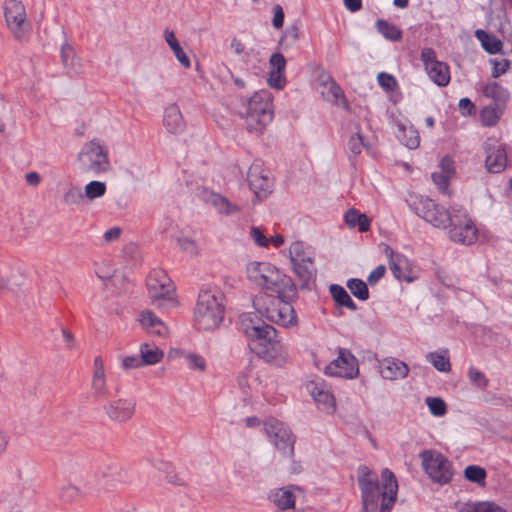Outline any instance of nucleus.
Listing matches in <instances>:
<instances>
[{
  "label": "nucleus",
  "mask_w": 512,
  "mask_h": 512,
  "mask_svg": "<svg viewBox=\"0 0 512 512\" xmlns=\"http://www.w3.org/2000/svg\"><path fill=\"white\" fill-rule=\"evenodd\" d=\"M186 360L190 369L199 371L206 369V361L201 355L190 353L186 356Z\"/></svg>",
  "instance_id": "obj_51"
},
{
  "label": "nucleus",
  "mask_w": 512,
  "mask_h": 512,
  "mask_svg": "<svg viewBox=\"0 0 512 512\" xmlns=\"http://www.w3.org/2000/svg\"><path fill=\"white\" fill-rule=\"evenodd\" d=\"M365 146L364 138L359 131L351 136L348 141V148L354 156L359 155L362 152V148Z\"/></svg>",
  "instance_id": "obj_48"
},
{
  "label": "nucleus",
  "mask_w": 512,
  "mask_h": 512,
  "mask_svg": "<svg viewBox=\"0 0 512 512\" xmlns=\"http://www.w3.org/2000/svg\"><path fill=\"white\" fill-rule=\"evenodd\" d=\"M476 37L481 41L482 47L489 54H496L502 49V42L494 35L485 32L484 30H477Z\"/></svg>",
  "instance_id": "obj_32"
},
{
  "label": "nucleus",
  "mask_w": 512,
  "mask_h": 512,
  "mask_svg": "<svg viewBox=\"0 0 512 512\" xmlns=\"http://www.w3.org/2000/svg\"><path fill=\"white\" fill-rule=\"evenodd\" d=\"M386 272V267L384 265H378L374 270H372L367 278V281L370 285H375Z\"/></svg>",
  "instance_id": "obj_56"
},
{
  "label": "nucleus",
  "mask_w": 512,
  "mask_h": 512,
  "mask_svg": "<svg viewBox=\"0 0 512 512\" xmlns=\"http://www.w3.org/2000/svg\"><path fill=\"white\" fill-rule=\"evenodd\" d=\"M92 396L96 401H102L108 397L109 391L106 385L105 375H93L91 381Z\"/></svg>",
  "instance_id": "obj_35"
},
{
  "label": "nucleus",
  "mask_w": 512,
  "mask_h": 512,
  "mask_svg": "<svg viewBox=\"0 0 512 512\" xmlns=\"http://www.w3.org/2000/svg\"><path fill=\"white\" fill-rule=\"evenodd\" d=\"M84 198V193L80 187L70 186L63 195V202L66 205H79Z\"/></svg>",
  "instance_id": "obj_42"
},
{
  "label": "nucleus",
  "mask_w": 512,
  "mask_h": 512,
  "mask_svg": "<svg viewBox=\"0 0 512 512\" xmlns=\"http://www.w3.org/2000/svg\"><path fill=\"white\" fill-rule=\"evenodd\" d=\"M74 55V48L68 42H64L61 45L60 56L65 67L73 64Z\"/></svg>",
  "instance_id": "obj_50"
},
{
  "label": "nucleus",
  "mask_w": 512,
  "mask_h": 512,
  "mask_svg": "<svg viewBox=\"0 0 512 512\" xmlns=\"http://www.w3.org/2000/svg\"><path fill=\"white\" fill-rule=\"evenodd\" d=\"M270 70L285 71L286 59L281 53H273L269 59Z\"/></svg>",
  "instance_id": "obj_53"
},
{
  "label": "nucleus",
  "mask_w": 512,
  "mask_h": 512,
  "mask_svg": "<svg viewBox=\"0 0 512 512\" xmlns=\"http://www.w3.org/2000/svg\"><path fill=\"white\" fill-rule=\"evenodd\" d=\"M307 388L320 410L326 413H333L335 411V398L323 381L310 382Z\"/></svg>",
  "instance_id": "obj_20"
},
{
  "label": "nucleus",
  "mask_w": 512,
  "mask_h": 512,
  "mask_svg": "<svg viewBox=\"0 0 512 512\" xmlns=\"http://www.w3.org/2000/svg\"><path fill=\"white\" fill-rule=\"evenodd\" d=\"M121 232H122L121 228L112 227L104 233V239L106 242L115 241V240L119 239Z\"/></svg>",
  "instance_id": "obj_62"
},
{
  "label": "nucleus",
  "mask_w": 512,
  "mask_h": 512,
  "mask_svg": "<svg viewBox=\"0 0 512 512\" xmlns=\"http://www.w3.org/2000/svg\"><path fill=\"white\" fill-rule=\"evenodd\" d=\"M140 322L143 327L153 329V333L157 335H164L166 333V326L152 311H143Z\"/></svg>",
  "instance_id": "obj_33"
},
{
  "label": "nucleus",
  "mask_w": 512,
  "mask_h": 512,
  "mask_svg": "<svg viewBox=\"0 0 512 512\" xmlns=\"http://www.w3.org/2000/svg\"><path fill=\"white\" fill-rule=\"evenodd\" d=\"M101 481L97 474L91 479H87L84 484V489L77 487L74 484H66L62 487L60 492L61 500L65 503H78L89 494H96L103 490Z\"/></svg>",
  "instance_id": "obj_17"
},
{
  "label": "nucleus",
  "mask_w": 512,
  "mask_h": 512,
  "mask_svg": "<svg viewBox=\"0 0 512 512\" xmlns=\"http://www.w3.org/2000/svg\"><path fill=\"white\" fill-rule=\"evenodd\" d=\"M296 298H285L282 294L264 293L256 297L254 306L270 322L284 328H291L298 324L297 314L292 306V301Z\"/></svg>",
  "instance_id": "obj_4"
},
{
  "label": "nucleus",
  "mask_w": 512,
  "mask_h": 512,
  "mask_svg": "<svg viewBox=\"0 0 512 512\" xmlns=\"http://www.w3.org/2000/svg\"><path fill=\"white\" fill-rule=\"evenodd\" d=\"M431 178L441 193H446L451 176L443 172H433Z\"/></svg>",
  "instance_id": "obj_49"
},
{
  "label": "nucleus",
  "mask_w": 512,
  "mask_h": 512,
  "mask_svg": "<svg viewBox=\"0 0 512 512\" xmlns=\"http://www.w3.org/2000/svg\"><path fill=\"white\" fill-rule=\"evenodd\" d=\"M344 5L350 12H357L362 8V0H344Z\"/></svg>",
  "instance_id": "obj_64"
},
{
  "label": "nucleus",
  "mask_w": 512,
  "mask_h": 512,
  "mask_svg": "<svg viewBox=\"0 0 512 512\" xmlns=\"http://www.w3.org/2000/svg\"><path fill=\"white\" fill-rule=\"evenodd\" d=\"M299 35L300 31L298 26L292 25L286 29L283 39H288L291 43H295L299 39Z\"/></svg>",
  "instance_id": "obj_61"
},
{
  "label": "nucleus",
  "mask_w": 512,
  "mask_h": 512,
  "mask_svg": "<svg viewBox=\"0 0 512 512\" xmlns=\"http://www.w3.org/2000/svg\"><path fill=\"white\" fill-rule=\"evenodd\" d=\"M375 27L378 33H380L386 40L396 42L402 38L401 29L387 20L378 19L375 23Z\"/></svg>",
  "instance_id": "obj_31"
},
{
  "label": "nucleus",
  "mask_w": 512,
  "mask_h": 512,
  "mask_svg": "<svg viewBox=\"0 0 512 512\" xmlns=\"http://www.w3.org/2000/svg\"><path fill=\"white\" fill-rule=\"evenodd\" d=\"M379 85L386 91H394L397 87L396 78L386 72H380L377 76Z\"/></svg>",
  "instance_id": "obj_47"
},
{
  "label": "nucleus",
  "mask_w": 512,
  "mask_h": 512,
  "mask_svg": "<svg viewBox=\"0 0 512 512\" xmlns=\"http://www.w3.org/2000/svg\"><path fill=\"white\" fill-rule=\"evenodd\" d=\"M163 123L171 134H179L184 131L185 122L176 104H172L165 109Z\"/></svg>",
  "instance_id": "obj_24"
},
{
  "label": "nucleus",
  "mask_w": 512,
  "mask_h": 512,
  "mask_svg": "<svg viewBox=\"0 0 512 512\" xmlns=\"http://www.w3.org/2000/svg\"><path fill=\"white\" fill-rule=\"evenodd\" d=\"M468 378L472 384L482 390L486 389L489 385V380L485 374L475 367L468 369Z\"/></svg>",
  "instance_id": "obj_45"
},
{
  "label": "nucleus",
  "mask_w": 512,
  "mask_h": 512,
  "mask_svg": "<svg viewBox=\"0 0 512 512\" xmlns=\"http://www.w3.org/2000/svg\"><path fill=\"white\" fill-rule=\"evenodd\" d=\"M143 366H144V364L141 363V356L140 355L126 356L122 360V367L125 370L136 369V368H140V367H143Z\"/></svg>",
  "instance_id": "obj_55"
},
{
  "label": "nucleus",
  "mask_w": 512,
  "mask_h": 512,
  "mask_svg": "<svg viewBox=\"0 0 512 512\" xmlns=\"http://www.w3.org/2000/svg\"><path fill=\"white\" fill-rule=\"evenodd\" d=\"M439 166L441 169L440 172H443L451 177L455 172L454 161L451 157H449L447 155L441 159Z\"/></svg>",
  "instance_id": "obj_57"
},
{
  "label": "nucleus",
  "mask_w": 512,
  "mask_h": 512,
  "mask_svg": "<svg viewBox=\"0 0 512 512\" xmlns=\"http://www.w3.org/2000/svg\"><path fill=\"white\" fill-rule=\"evenodd\" d=\"M212 204L218 209L220 213H225L227 215L234 214L238 211V207L236 205H233L228 201L227 198L219 194L212 195Z\"/></svg>",
  "instance_id": "obj_41"
},
{
  "label": "nucleus",
  "mask_w": 512,
  "mask_h": 512,
  "mask_svg": "<svg viewBox=\"0 0 512 512\" xmlns=\"http://www.w3.org/2000/svg\"><path fill=\"white\" fill-rule=\"evenodd\" d=\"M268 174L269 172L259 162H254L249 167L247 182L258 199L266 198L272 191V180Z\"/></svg>",
  "instance_id": "obj_16"
},
{
  "label": "nucleus",
  "mask_w": 512,
  "mask_h": 512,
  "mask_svg": "<svg viewBox=\"0 0 512 512\" xmlns=\"http://www.w3.org/2000/svg\"><path fill=\"white\" fill-rule=\"evenodd\" d=\"M461 512H508V511L493 502L484 501V502H477L472 505L468 504V505H466V507L463 510H461Z\"/></svg>",
  "instance_id": "obj_38"
},
{
  "label": "nucleus",
  "mask_w": 512,
  "mask_h": 512,
  "mask_svg": "<svg viewBox=\"0 0 512 512\" xmlns=\"http://www.w3.org/2000/svg\"><path fill=\"white\" fill-rule=\"evenodd\" d=\"M491 62L494 64L492 69L493 78H498L505 74L511 67V61L508 59L491 60Z\"/></svg>",
  "instance_id": "obj_52"
},
{
  "label": "nucleus",
  "mask_w": 512,
  "mask_h": 512,
  "mask_svg": "<svg viewBox=\"0 0 512 512\" xmlns=\"http://www.w3.org/2000/svg\"><path fill=\"white\" fill-rule=\"evenodd\" d=\"M329 291L332 299L340 307H345L350 311H356L357 305L348 294V292L339 284H331Z\"/></svg>",
  "instance_id": "obj_28"
},
{
  "label": "nucleus",
  "mask_w": 512,
  "mask_h": 512,
  "mask_svg": "<svg viewBox=\"0 0 512 512\" xmlns=\"http://www.w3.org/2000/svg\"><path fill=\"white\" fill-rule=\"evenodd\" d=\"M345 223L350 228L358 226L359 232H367L370 229V219L364 213L351 208L344 215Z\"/></svg>",
  "instance_id": "obj_29"
},
{
  "label": "nucleus",
  "mask_w": 512,
  "mask_h": 512,
  "mask_svg": "<svg viewBox=\"0 0 512 512\" xmlns=\"http://www.w3.org/2000/svg\"><path fill=\"white\" fill-rule=\"evenodd\" d=\"M419 457L425 473L433 482L444 485L452 480L453 465L443 454L435 450H423Z\"/></svg>",
  "instance_id": "obj_7"
},
{
  "label": "nucleus",
  "mask_w": 512,
  "mask_h": 512,
  "mask_svg": "<svg viewBox=\"0 0 512 512\" xmlns=\"http://www.w3.org/2000/svg\"><path fill=\"white\" fill-rule=\"evenodd\" d=\"M250 237L259 247H268L269 239L265 236L262 229L259 227H252Z\"/></svg>",
  "instance_id": "obj_54"
},
{
  "label": "nucleus",
  "mask_w": 512,
  "mask_h": 512,
  "mask_svg": "<svg viewBox=\"0 0 512 512\" xmlns=\"http://www.w3.org/2000/svg\"><path fill=\"white\" fill-rule=\"evenodd\" d=\"M385 253L389 259L390 270L397 280L410 283L415 279L409 261L404 255L395 253L388 245L385 247Z\"/></svg>",
  "instance_id": "obj_19"
},
{
  "label": "nucleus",
  "mask_w": 512,
  "mask_h": 512,
  "mask_svg": "<svg viewBox=\"0 0 512 512\" xmlns=\"http://www.w3.org/2000/svg\"><path fill=\"white\" fill-rule=\"evenodd\" d=\"M289 254L293 270L302 282L301 286L304 287L310 282H314L317 269L313 257L305 252L303 242H293L289 248Z\"/></svg>",
  "instance_id": "obj_9"
},
{
  "label": "nucleus",
  "mask_w": 512,
  "mask_h": 512,
  "mask_svg": "<svg viewBox=\"0 0 512 512\" xmlns=\"http://www.w3.org/2000/svg\"><path fill=\"white\" fill-rule=\"evenodd\" d=\"M459 109L463 114H472L475 112V105L469 98H462L459 101Z\"/></svg>",
  "instance_id": "obj_60"
},
{
  "label": "nucleus",
  "mask_w": 512,
  "mask_h": 512,
  "mask_svg": "<svg viewBox=\"0 0 512 512\" xmlns=\"http://www.w3.org/2000/svg\"><path fill=\"white\" fill-rule=\"evenodd\" d=\"M105 410L111 420L124 422L134 414L135 402L128 399H118L105 406Z\"/></svg>",
  "instance_id": "obj_22"
},
{
  "label": "nucleus",
  "mask_w": 512,
  "mask_h": 512,
  "mask_svg": "<svg viewBox=\"0 0 512 512\" xmlns=\"http://www.w3.org/2000/svg\"><path fill=\"white\" fill-rule=\"evenodd\" d=\"M294 486L282 487L275 490L272 494L274 504L281 510L293 508L295 505V494L292 489Z\"/></svg>",
  "instance_id": "obj_26"
},
{
  "label": "nucleus",
  "mask_w": 512,
  "mask_h": 512,
  "mask_svg": "<svg viewBox=\"0 0 512 512\" xmlns=\"http://www.w3.org/2000/svg\"><path fill=\"white\" fill-rule=\"evenodd\" d=\"M358 361L350 350L339 348L338 357L330 362L325 368L328 376H337L353 379L358 375Z\"/></svg>",
  "instance_id": "obj_15"
},
{
  "label": "nucleus",
  "mask_w": 512,
  "mask_h": 512,
  "mask_svg": "<svg viewBox=\"0 0 512 512\" xmlns=\"http://www.w3.org/2000/svg\"><path fill=\"white\" fill-rule=\"evenodd\" d=\"M480 116H481V121H482L483 125L486 127L495 126L500 119V114L498 112V109L496 107H492V106L484 107L481 110Z\"/></svg>",
  "instance_id": "obj_44"
},
{
  "label": "nucleus",
  "mask_w": 512,
  "mask_h": 512,
  "mask_svg": "<svg viewBox=\"0 0 512 512\" xmlns=\"http://www.w3.org/2000/svg\"><path fill=\"white\" fill-rule=\"evenodd\" d=\"M485 97L492 98L495 101L505 102L509 99V91L502 87L498 82H490L483 87Z\"/></svg>",
  "instance_id": "obj_34"
},
{
  "label": "nucleus",
  "mask_w": 512,
  "mask_h": 512,
  "mask_svg": "<svg viewBox=\"0 0 512 512\" xmlns=\"http://www.w3.org/2000/svg\"><path fill=\"white\" fill-rule=\"evenodd\" d=\"M243 116L249 132L262 133L273 119L272 95L267 90L255 92L245 106Z\"/></svg>",
  "instance_id": "obj_6"
},
{
  "label": "nucleus",
  "mask_w": 512,
  "mask_h": 512,
  "mask_svg": "<svg viewBox=\"0 0 512 512\" xmlns=\"http://www.w3.org/2000/svg\"><path fill=\"white\" fill-rule=\"evenodd\" d=\"M146 285L153 299L165 298L171 291V280L162 269H153L147 276Z\"/></svg>",
  "instance_id": "obj_18"
},
{
  "label": "nucleus",
  "mask_w": 512,
  "mask_h": 512,
  "mask_svg": "<svg viewBox=\"0 0 512 512\" xmlns=\"http://www.w3.org/2000/svg\"><path fill=\"white\" fill-rule=\"evenodd\" d=\"M405 202L411 211L433 227H450L449 238L452 241L470 245L477 240V228L466 210L453 207L449 211L434 200L417 194H410Z\"/></svg>",
  "instance_id": "obj_1"
},
{
  "label": "nucleus",
  "mask_w": 512,
  "mask_h": 512,
  "mask_svg": "<svg viewBox=\"0 0 512 512\" xmlns=\"http://www.w3.org/2000/svg\"><path fill=\"white\" fill-rule=\"evenodd\" d=\"M273 10H274V16H273V20H272L273 26L276 29H280L283 27V24H284L285 15H284L283 9L280 5H275Z\"/></svg>",
  "instance_id": "obj_58"
},
{
  "label": "nucleus",
  "mask_w": 512,
  "mask_h": 512,
  "mask_svg": "<svg viewBox=\"0 0 512 512\" xmlns=\"http://www.w3.org/2000/svg\"><path fill=\"white\" fill-rule=\"evenodd\" d=\"M164 38L168 46L173 51L176 59L180 62V64L184 68H190L191 67V61L189 57L186 55L184 50L182 49L181 45L179 44L174 32L168 28L164 30Z\"/></svg>",
  "instance_id": "obj_25"
},
{
  "label": "nucleus",
  "mask_w": 512,
  "mask_h": 512,
  "mask_svg": "<svg viewBox=\"0 0 512 512\" xmlns=\"http://www.w3.org/2000/svg\"><path fill=\"white\" fill-rule=\"evenodd\" d=\"M141 363L144 366L155 365L164 357L163 351L155 344L143 343L140 345Z\"/></svg>",
  "instance_id": "obj_30"
},
{
  "label": "nucleus",
  "mask_w": 512,
  "mask_h": 512,
  "mask_svg": "<svg viewBox=\"0 0 512 512\" xmlns=\"http://www.w3.org/2000/svg\"><path fill=\"white\" fill-rule=\"evenodd\" d=\"M79 160L86 170L95 174L106 172L110 168L107 152L96 141H91L83 147Z\"/></svg>",
  "instance_id": "obj_14"
},
{
  "label": "nucleus",
  "mask_w": 512,
  "mask_h": 512,
  "mask_svg": "<svg viewBox=\"0 0 512 512\" xmlns=\"http://www.w3.org/2000/svg\"><path fill=\"white\" fill-rule=\"evenodd\" d=\"M429 411L436 417L444 416L447 412V405L442 398L439 397H427L425 400Z\"/></svg>",
  "instance_id": "obj_43"
},
{
  "label": "nucleus",
  "mask_w": 512,
  "mask_h": 512,
  "mask_svg": "<svg viewBox=\"0 0 512 512\" xmlns=\"http://www.w3.org/2000/svg\"><path fill=\"white\" fill-rule=\"evenodd\" d=\"M420 59L430 80L439 87H446L450 82V68L447 63L439 61L433 48L424 47Z\"/></svg>",
  "instance_id": "obj_11"
},
{
  "label": "nucleus",
  "mask_w": 512,
  "mask_h": 512,
  "mask_svg": "<svg viewBox=\"0 0 512 512\" xmlns=\"http://www.w3.org/2000/svg\"><path fill=\"white\" fill-rule=\"evenodd\" d=\"M358 486L361 492L362 512H391L398 493V482L394 473L385 468L381 482L377 473L367 466L358 468Z\"/></svg>",
  "instance_id": "obj_2"
},
{
  "label": "nucleus",
  "mask_w": 512,
  "mask_h": 512,
  "mask_svg": "<svg viewBox=\"0 0 512 512\" xmlns=\"http://www.w3.org/2000/svg\"><path fill=\"white\" fill-rule=\"evenodd\" d=\"M346 286L357 299L366 301L369 298V290L363 280L351 278L346 282Z\"/></svg>",
  "instance_id": "obj_36"
},
{
  "label": "nucleus",
  "mask_w": 512,
  "mask_h": 512,
  "mask_svg": "<svg viewBox=\"0 0 512 512\" xmlns=\"http://www.w3.org/2000/svg\"><path fill=\"white\" fill-rule=\"evenodd\" d=\"M402 136L400 137V140L402 143L408 147L409 149H416L420 144V136L418 131L413 128H405L402 129Z\"/></svg>",
  "instance_id": "obj_39"
},
{
  "label": "nucleus",
  "mask_w": 512,
  "mask_h": 512,
  "mask_svg": "<svg viewBox=\"0 0 512 512\" xmlns=\"http://www.w3.org/2000/svg\"><path fill=\"white\" fill-rule=\"evenodd\" d=\"M93 375H105L104 362L101 356H96L93 361Z\"/></svg>",
  "instance_id": "obj_63"
},
{
  "label": "nucleus",
  "mask_w": 512,
  "mask_h": 512,
  "mask_svg": "<svg viewBox=\"0 0 512 512\" xmlns=\"http://www.w3.org/2000/svg\"><path fill=\"white\" fill-rule=\"evenodd\" d=\"M264 430L283 456L290 458L294 455L295 437L283 422L269 418L264 422Z\"/></svg>",
  "instance_id": "obj_10"
},
{
  "label": "nucleus",
  "mask_w": 512,
  "mask_h": 512,
  "mask_svg": "<svg viewBox=\"0 0 512 512\" xmlns=\"http://www.w3.org/2000/svg\"><path fill=\"white\" fill-rule=\"evenodd\" d=\"M381 376L387 380L404 379L408 376V365L396 358H385L379 365Z\"/></svg>",
  "instance_id": "obj_21"
},
{
  "label": "nucleus",
  "mask_w": 512,
  "mask_h": 512,
  "mask_svg": "<svg viewBox=\"0 0 512 512\" xmlns=\"http://www.w3.org/2000/svg\"><path fill=\"white\" fill-rule=\"evenodd\" d=\"M83 193L89 200L102 197L106 193V184L101 181H91L85 186Z\"/></svg>",
  "instance_id": "obj_40"
},
{
  "label": "nucleus",
  "mask_w": 512,
  "mask_h": 512,
  "mask_svg": "<svg viewBox=\"0 0 512 512\" xmlns=\"http://www.w3.org/2000/svg\"><path fill=\"white\" fill-rule=\"evenodd\" d=\"M465 478L473 483L484 485L487 476L486 470L478 465H469L464 470Z\"/></svg>",
  "instance_id": "obj_37"
},
{
  "label": "nucleus",
  "mask_w": 512,
  "mask_h": 512,
  "mask_svg": "<svg viewBox=\"0 0 512 512\" xmlns=\"http://www.w3.org/2000/svg\"><path fill=\"white\" fill-rule=\"evenodd\" d=\"M241 330L249 340V348L256 355L257 345H262L265 338L272 333V325L263 322L257 316L243 314L240 317Z\"/></svg>",
  "instance_id": "obj_12"
},
{
  "label": "nucleus",
  "mask_w": 512,
  "mask_h": 512,
  "mask_svg": "<svg viewBox=\"0 0 512 512\" xmlns=\"http://www.w3.org/2000/svg\"><path fill=\"white\" fill-rule=\"evenodd\" d=\"M4 17L14 38L19 42L26 41L31 26L27 21L26 10L22 2L19 0H5Z\"/></svg>",
  "instance_id": "obj_8"
},
{
  "label": "nucleus",
  "mask_w": 512,
  "mask_h": 512,
  "mask_svg": "<svg viewBox=\"0 0 512 512\" xmlns=\"http://www.w3.org/2000/svg\"><path fill=\"white\" fill-rule=\"evenodd\" d=\"M426 360L433 365L439 372H450L451 363L448 349H440L437 351L429 352L426 355Z\"/></svg>",
  "instance_id": "obj_27"
},
{
  "label": "nucleus",
  "mask_w": 512,
  "mask_h": 512,
  "mask_svg": "<svg viewBox=\"0 0 512 512\" xmlns=\"http://www.w3.org/2000/svg\"><path fill=\"white\" fill-rule=\"evenodd\" d=\"M267 82L271 88L283 89L286 85L285 71L270 70Z\"/></svg>",
  "instance_id": "obj_46"
},
{
  "label": "nucleus",
  "mask_w": 512,
  "mask_h": 512,
  "mask_svg": "<svg viewBox=\"0 0 512 512\" xmlns=\"http://www.w3.org/2000/svg\"><path fill=\"white\" fill-rule=\"evenodd\" d=\"M265 338L262 345H257L256 356L265 362L275 366H283L288 358V352L283 343L278 339L277 330L272 326V333Z\"/></svg>",
  "instance_id": "obj_13"
},
{
  "label": "nucleus",
  "mask_w": 512,
  "mask_h": 512,
  "mask_svg": "<svg viewBox=\"0 0 512 512\" xmlns=\"http://www.w3.org/2000/svg\"><path fill=\"white\" fill-rule=\"evenodd\" d=\"M178 245L181 250L188 252L190 254L196 253V244L193 240L187 237L179 238Z\"/></svg>",
  "instance_id": "obj_59"
},
{
  "label": "nucleus",
  "mask_w": 512,
  "mask_h": 512,
  "mask_svg": "<svg viewBox=\"0 0 512 512\" xmlns=\"http://www.w3.org/2000/svg\"><path fill=\"white\" fill-rule=\"evenodd\" d=\"M485 166L489 173H501L507 166V152L504 146L498 145L486 149Z\"/></svg>",
  "instance_id": "obj_23"
},
{
  "label": "nucleus",
  "mask_w": 512,
  "mask_h": 512,
  "mask_svg": "<svg viewBox=\"0 0 512 512\" xmlns=\"http://www.w3.org/2000/svg\"><path fill=\"white\" fill-rule=\"evenodd\" d=\"M222 294L210 289L201 290L194 308V325L199 331H212L224 318Z\"/></svg>",
  "instance_id": "obj_5"
},
{
  "label": "nucleus",
  "mask_w": 512,
  "mask_h": 512,
  "mask_svg": "<svg viewBox=\"0 0 512 512\" xmlns=\"http://www.w3.org/2000/svg\"><path fill=\"white\" fill-rule=\"evenodd\" d=\"M246 273L248 279L257 286L282 294L285 298L297 297V287L292 278L269 262H249Z\"/></svg>",
  "instance_id": "obj_3"
}]
</instances>
